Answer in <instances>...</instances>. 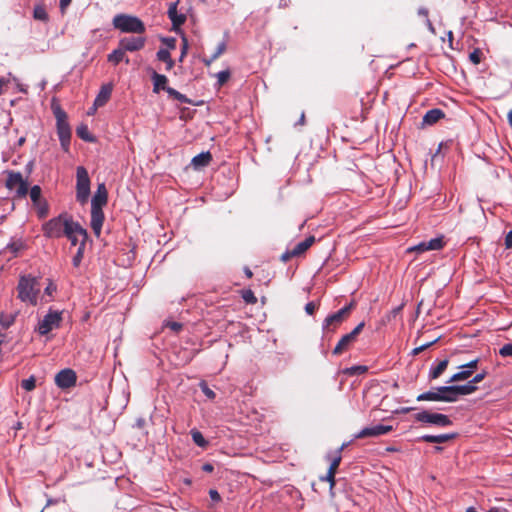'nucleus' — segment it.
I'll return each mask as SVG.
<instances>
[{
  "instance_id": "1",
  "label": "nucleus",
  "mask_w": 512,
  "mask_h": 512,
  "mask_svg": "<svg viewBox=\"0 0 512 512\" xmlns=\"http://www.w3.org/2000/svg\"><path fill=\"white\" fill-rule=\"evenodd\" d=\"M108 192L104 183L97 186V190L91 200V228L98 237L101 234L104 222L103 206L107 204Z\"/></svg>"
},
{
  "instance_id": "2",
  "label": "nucleus",
  "mask_w": 512,
  "mask_h": 512,
  "mask_svg": "<svg viewBox=\"0 0 512 512\" xmlns=\"http://www.w3.org/2000/svg\"><path fill=\"white\" fill-rule=\"evenodd\" d=\"M18 298L29 305L35 306L38 302L40 293V283L38 278L32 275H22L17 285Z\"/></svg>"
},
{
  "instance_id": "3",
  "label": "nucleus",
  "mask_w": 512,
  "mask_h": 512,
  "mask_svg": "<svg viewBox=\"0 0 512 512\" xmlns=\"http://www.w3.org/2000/svg\"><path fill=\"white\" fill-rule=\"evenodd\" d=\"M74 222L69 214L62 213L43 225V233L48 238H60L65 236L66 231L71 229Z\"/></svg>"
},
{
  "instance_id": "4",
  "label": "nucleus",
  "mask_w": 512,
  "mask_h": 512,
  "mask_svg": "<svg viewBox=\"0 0 512 512\" xmlns=\"http://www.w3.org/2000/svg\"><path fill=\"white\" fill-rule=\"evenodd\" d=\"M113 26L123 33L142 34L145 32V25L136 16L118 14L113 18Z\"/></svg>"
},
{
  "instance_id": "5",
  "label": "nucleus",
  "mask_w": 512,
  "mask_h": 512,
  "mask_svg": "<svg viewBox=\"0 0 512 512\" xmlns=\"http://www.w3.org/2000/svg\"><path fill=\"white\" fill-rule=\"evenodd\" d=\"M56 118L57 134L60 140L61 147L65 152L69 150L71 139V128L67 121V115L61 108L54 110Z\"/></svg>"
},
{
  "instance_id": "6",
  "label": "nucleus",
  "mask_w": 512,
  "mask_h": 512,
  "mask_svg": "<svg viewBox=\"0 0 512 512\" xmlns=\"http://www.w3.org/2000/svg\"><path fill=\"white\" fill-rule=\"evenodd\" d=\"M76 199L79 203L85 204L90 195V178L83 166L77 168Z\"/></svg>"
},
{
  "instance_id": "7",
  "label": "nucleus",
  "mask_w": 512,
  "mask_h": 512,
  "mask_svg": "<svg viewBox=\"0 0 512 512\" xmlns=\"http://www.w3.org/2000/svg\"><path fill=\"white\" fill-rule=\"evenodd\" d=\"M6 188L15 192L17 198H25L28 194V183L20 172L8 171Z\"/></svg>"
},
{
  "instance_id": "8",
  "label": "nucleus",
  "mask_w": 512,
  "mask_h": 512,
  "mask_svg": "<svg viewBox=\"0 0 512 512\" xmlns=\"http://www.w3.org/2000/svg\"><path fill=\"white\" fill-rule=\"evenodd\" d=\"M418 422L435 425L438 427H447L452 424V421L447 415L441 413H432L426 410L420 411L415 415Z\"/></svg>"
},
{
  "instance_id": "9",
  "label": "nucleus",
  "mask_w": 512,
  "mask_h": 512,
  "mask_svg": "<svg viewBox=\"0 0 512 512\" xmlns=\"http://www.w3.org/2000/svg\"><path fill=\"white\" fill-rule=\"evenodd\" d=\"M61 320V312L50 310L38 324L39 334L46 335L53 329L58 328Z\"/></svg>"
},
{
  "instance_id": "10",
  "label": "nucleus",
  "mask_w": 512,
  "mask_h": 512,
  "mask_svg": "<svg viewBox=\"0 0 512 512\" xmlns=\"http://www.w3.org/2000/svg\"><path fill=\"white\" fill-rule=\"evenodd\" d=\"M364 326H365V323L361 322L350 333L342 336V338L339 340V342L335 346V348L333 350V354L339 355L343 351H345L349 347V345L355 341L356 337L362 331Z\"/></svg>"
},
{
  "instance_id": "11",
  "label": "nucleus",
  "mask_w": 512,
  "mask_h": 512,
  "mask_svg": "<svg viewBox=\"0 0 512 512\" xmlns=\"http://www.w3.org/2000/svg\"><path fill=\"white\" fill-rule=\"evenodd\" d=\"M393 430L391 425L377 424L372 427H365L354 435L355 439L378 437L385 435Z\"/></svg>"
},
{
  "instance_id": "12",
  "label": "nucleus",
  "mask_w": 512,
  "mask_h": 512,
  "mask_svg": "<svg viewBox=\"0 0 512 512\" xmlns=\"http://www.w3.org/2000/svg\"><path fill=\"white\" fill-rule=\"evenodd\" d=\"M65 236L70 240L72 245L80 244L79 246H85L87 231L82 228L79 223L74 222L71 229L66 231Z\"/></svg>"
},
{
  "instance_id": "13",
  "label": "nucleus",
  "mask_w": 512,
  "mask_h": 512,
  "mask_svg": "<svg viewBox=\"0 0 512 512\" xmlns=\"http://www.w3.org/2000/svg\"><path fill=\"white\" fill-rule=\"evenodd\" d=\"M76 373L72 369H63L55 376V384L61 389L73 387L76 384Z\"/></svg>"
},
{
  "instance_id": "14",
  "label": "nucleus",
  "mask_w": 512,
  "mask_h": 512,
  "mask_svg": "<svg viewBox=\"0 0 512 512\" xmlns=\"http://www.w3.org/2000/svg\"><path fill=\"white\" fill-rule=\"evenodd\" d=\"M347 318V309H340L339 311L328 315L322 324L324 331L334 330Z\"/></svg>"
},
{
  "instance_id": "15",
  "label": "nucleus",
  "mask_w": 512,
  "mask_h": 512,
  "mask_svg": "<svg viewBox=\"0 0 512 512\" xmlns=\"http://www.w3.org/2000/svg\"><path fill=\"white\" fill-rule=\"evenodd\" d=\"M477 365L478 359H475L460 366L462 370L453 374L451 378L448 380V383L467 380L472 375L473 370L477 368Z\"/></svg>"
},
{
  "instance_id": "16",
  "label": "nucleus",
  "mask_w": 512,
  "mask_h": 512,
  "mask_svg": "<svg viewBox=\"0 0 512 512\" xmlns=\"http://www.w3.org/2000/svg\"><path fill=\"white\" fill-rule=\"evenodd\" d=\"M146 39L144 37H125L119 41V47L125 52H134L142 49L145 45Z\"/></svg>"
},
{
  "instance_id": "17",
  "label": "nucleus",
  "mask_w": 512,
  "mask_h": 512,
  "mask_svg": "<svg viewBox=\"0 0 512 512\" xmlns=\"http://www.w3.org/2000/svg\"><path fill=\"white\" fill-rule=\"evenodd\" d=\"M41 193H42V190H41L40 186H38V185H34L33 187H31V189L29 191L30 198H31L34 206H36L39 209L40 216H45L47 214L48 207H47L46 202L42 201Z\"/></svg>"
},
{
  "instance_id": "18",
  "label": "nucleus",
  "mask_w": 512,
  "mask_h": 512,
  "mask_svg": "<svg viewBox=\"0 0 512 512\" xmlns=\"http://www.w3.org/2000/svg\"><path fill=\"white\" fill-rule=\"evenodd\" d=\"M178 2H172L169 4L168 17L172 22L174 30H177L186 21V15L184 13H178L177 10Z\"/></svg>"
},
{
  "instance_id": "19",
  "label": "nucleus",
  "mask_w": 512,
  "mask_h": 512,
  "mask_svg": "<svg viewBox=\"0 0 512 512\" xmlns=\"http://www.w3.org/2000/svg\"><path fill=\"white\" fill-rule=\"evenodd\" d=\"M111 93H112V85L111 84L103 85L94 100L93 110H97L99 107L104 106L110 99Z\"/></svg>"
},
{
  "instance_id": "20",
  "label": "nucleus",
  "mask_w": 512,
  "mask_h": 512,
  "mask_svg": "<svg viewBox=\"0 0 512 512\" xmlns=\"http://www.w3.org/2000/svg\"><path fill=\"white\" fill-rule=\"evenodd\" d=\"M456 437V434H439V435H430L425 434L421 436L419 439L421 441L427 442V443H445L448 442Z\"/></svg>"
},
{
  "instance_id": "21",
  "label": "nucleus",
  "mask_w": 512,
  "mask_h": 512,
  "mask_svg": "<svg viewBox=\"0 0 512 512\" xmlns=\"http://www.w3.org/2000/svg\"><path fill=\"white\" fill-rule=\"evenodd\" d=\"M442 402H455L459 399L455 385L441 386Z\"/></svg>"
},
{
  "instance_id": "22",
  "label": "nucleus",
  "mask_w": 512,
  "mask_h": 512,
  "mask_svg": "<svg viewBox=\"0 0 512 512\" xmlns=\"http://www.w3.org/2000/svg\"><path fill=\"white\" fill-rule=\"evenodd\" d=\"M315 238L313 236H310L306 238L305 240L299 242L291 249V254L295 256H300L303 254L307 249H309L312 244L314 243Z\"/></svg>"
},
{
  "instance_id": "23",
  "label": "nucleus",
  "mask_w": 512,
  "mask_h": 512,
  "mask_svg": "<svg viewBox=\"0 0 512 512\" xmlns=\"http://www.w3.org/2000/svg\"><path fill=\"white\" fill-rule=\"evenodd\" d=\"M442 117H444V113L440 109H431L426 112L423 116V124L433 125L437 121H439Z\"/></svg>"
},
{
  "instance_id": "24",
  "label": "nucleus",
  "mask_w": 512,
  "mask_h": 512,
  "mask_svg": "<svg viewBox=\"0 0 512 512\" xmlns=\"http://www.w3.org/2000/svg\"><path fill=\"white\" fill-rule=\"evenodd\" d=\"M440 391H441V386L420 394L417 397V400L418 401H441L442 402V395H441Z\"/></svg>"
},
{
  "instance_id": "25",
  "label": "nucleus",
  "mask_w": 512,
  "mask_h": 512,
  "mask_svg": "<svg viewBox=\"0 0 512 512\" xmlns=\"http://www.w3.org/2000/svg\"><path fill=\"white\" fill-rule=\"evenodd\" d=\"M212 160L210 152H202L192 159V165L195 169L207 166Z\"/></svg>"
},
{
  "instance_id": "26",
  "label": "nucleus",
  "mask_w": 512,
  "mask_h": 512,
  "mask_svg": "<svg viewBox=\"0 0 512 512\" xmlns=\"http://www.w3.org/2000/svg\"><path fill=\"white\" fill-rule=\"evenodd\" d=\"M152 80H153V91L155 93H158L160 89L165 90L168 88L166 86L168 79L165 75L159 74L157 72H153L152 74Z\"/></svg>"
},
{
  "instance_id": "27",
  "label": "nucleus",
  "mask_w": 512,
  "mask_h": 512,
  "mask_svg": "<svg viewBox=\"0 0 512 512\" xmlns=\"http://www.w3.org/2000/svg\"><path fill=\"white\" fill-rule=\"evenodd\" d=\"M448 359L441 360L436 366H432L429 371L430 379H437L447 368Z\"/></svg>"
},
{
  "instance_id": "28",
  "label": "nucleus",
  "mask_w": 512,
  "mask_h": 512,
  "mask_svg": "<svg viewBox=\"0 0 512 512\" xmlns=\"http://www.w3.org/2000/svg\"><path fill=\"white\" fill-rule=\"evenodd\" d=\"M157 59L166 64V70H171L174 66V61L171 58L170 52L167 49H160L157 52Z\"/></svg>"
},
{
  "instance_id": "29",
  "label": "nucleus",
  "mask_w": 512,
  "mask_h": 512,
  "mask_svg": "<svg viewBox=\"0 0 512 512\" xmlns=\"http://www.w3.org/2000/svg\"><path fill=\"white\" fill-rule=\"evenodd\" d=\"M455 386L457 389L458 397L470 395L477 390V387L475 385H472V383L470 381L464 385H455Z\"/></svg>"
},
{
  "instance_id": "30",
  "label": "nucleus",
  "mask_w": 512,
  "mask_h": 512,
  "mask_svg": "<svg viewBox=\"0 0 512 512\" xmlns=\"http://www.w3.org/2000/svg\"><path fill=\"white\" fill-rule=\"evenodd\" d=\"M77 136L84 141L94 142L95 138L90 134L87 125H80L76 129Z\"/></svg>"
},
{
  "instance_id": "31",
  "label": "nucleus",
  "mask_w": 512,
  "mask_h": 512,
  "mask_svg": "<svg viewBox=\"0 0 512 512\" xmlns=\"http://www.w3.org/2000/svg\"><path fill=\"white\" fill-rule=\"evenodd\" d=\"M125 51L119 47L118 49L113 50L108 55V61L113 63L114 65H117L119 62H121L124 59Z\"/></svg>"
},
{
  "instance_id": "32",
  "label": "nucleus",
  "mask_w": 512,
  "mask_h": 512,
  "mask_svg": "<svg viewBox=\"0 0 512 512\" xmlns=\"http://www.w3.org/2000/svg\"><path fill=\"white\" fill-rule=\"evenodd\" d=\"M428 251L440 250L444 246L443 237H436L425 241Z\"/></svg>"
},
{
  "instance_id": "33",
  "label": "nucleus",
  "mask_w": 512,
  "mask_h": 512,
  "mask_svg": "<svg viewBox=\"0 0 512 512\" xmlns=\"http://www.w3.org/2000/svg\"><path fill=\"white\" fill-rule=\"evenodd\" d=\"M33 17L36 20H40V21H43V22L48 21V14L46 12L45 7L43 5L35 6L34 7V11H33Z\"/></svg>"
},
{
  "instance_id": "34",
  "label": "nucleus",
  "mask_w": 512,
  "mask_h": 512,
  "mask_svg": "<svg viewBox=\"0 0 512 512\" xmlns=\"http://www.w3.org/2000/svg\"><path fill=\"white\" fill-rule=\"evenodd\" d=\"M191 436H192V439L194 441V443L201 447V448H204L207 446L208 442L206 441V439L204 438V436L202 435V433L196 429H193L191 430Z\"/></svg>"
},
{
  "instance_id": "35",
  "label": "nucleus",
  "mask_w": 512,
  "mask_h": 512,
  "mask_svg": "<svg viewBox=\"0 0 512 512\" xmlns=\"http://www.w3.org/2000/svg\"><path fill=\"white\" fill-rule=\"evenodd\" d=\"M166 92L168 93V95L170 97H172L173 99H175L181 103H188V104L190 103V100L184 94L178 92L174 88H167Z\"/></svg>"
},
{
  "instance_id": "36",
  "label": "nucleus",
  "mask_w": 512,
  "mask_h": 512,
  "mask_svg": "<svg viewBox=\"0 0 512 512\" xmlns=\"http://www.w3.org/2000/svg\"><path fill=\"white\" fill-rule=\"evenodd\" d=\"M344 448V445H342L338 451H337V455L336 457L332 460L331 464H330V467H329V476L331 477V474L332 473H336V470L341 462V455H340V452L342 451V449Z\"/></svg>"
},
{
  "instance_id": "37",
  "label": "nucleus",
  "mask_w": 512,
  "mask_h": 512,
  "mask_svg": "<svg viewBox=\"0 0 512 512\" xmlns=\"http://www.w3.org/2000/svg\"><path fill=\"white\" fill-rule=\"evenodd\" d=\"M403 305H400L398 307H395L393 308L389 313H387L383 319H382V322L384 324L390 322L392 319L396 318L397 315L400 313L401 309H402Z\"/></svg>"
},
{
  "instance_id": "38",
  "label": "nucleus",
  "mask_w": 512,
  "mask_h": 512,
  "mask_svg": "<svg viewBox=\"0 0 512 512\" xmlns=\"http://www.w3.org/2000/svg\"><path fill=\"white\" fill-rule=\"evenodd\" d=\"M21 386L26 391H32L36 386V379L34 376H30L27 379L22 380Z\"/></svg>"
},
{
  "instance_id": "39",
  "label": "nucleus",
  "mask_w": 512,
  "mask_h": 512,
  "mask_svg": "<svg viewBox=\"0 0 512 512\" xmlns=\"http://www.w3.org/2000/svg\"><path fill=\"white\" fill-rule=\"evenodd\" d=\"M84 254V246H79L76 254L74 255L72 259V263L74 267H78L83 259Z\"/></svg>"
},
{
  "instance_id": "40",
  "label": "nucleus",
  "mask_w": 512,
  "mask_h": 512,
  "mask_svg": "<svg viewBox=\"0 0 512 512\" xmlns=\"http://www.w3.org/2000/svg\"><path fill=\"white\" fill-rule=\"evenodd\" d=\"M218 84L221 86L224 83L227 82V80L230 78V72L229 70H223L216 74Z\"/></svg>"
},
{
  "instance_id": "41",
  "label": "nucleus",
  "mask_w": 512,
  "mask_h": 512,
  "mask_svg": "<svg viewBox=\"0 0 512 512\" xmlns=\"http://www.w3.org/2000/svg\"><path fill=\"white\" fill-rule=\"evenodd\" d=\"M227 45L225 41L220 42L217 45V48L215 52L212 54L213 58L217 59L219 58L225 51H226Z\"/></svg>"
},
{
  "instance_id": "42",
  "label": "nucleus",
  "mask_w": 512,
  "mask_h": 512,
  "mask_svg": "<svg viewBox=\"0 0 512 512\" xmlns=\"http://www.w3.org/2000/svg\"><path fill=\"white\" fill-rule=\"evenodd\" d=\"M481 51L479 49H475L469 54V59L473 64H479L481 62Z\"/></svg>"
},
{
  "instance_id": "43",
  "label": "nucleus",
  "mask_w": 512,
  "mask_h": 512,
  "mask_svg": "<svg viewBox=\"0 0 512 512\" xmlns=\"http://www.w3.org/2000/svg\"><path fill=\"white\" fill-rule=\"evenodd\" d=\"M407 251L408 252H419V253H422V252L428 251V249H427L425 241H423V242H420L419 244H417L415 246H412V247L408 248Z\"/></svg>"
},
{
  "instance_id": "44",
  "label": "nucleus",
  "mask_w": 512,
  "mask_h": 512,
  "mask_svg": "<svg viewBox=\"0 0 512 512\" xmlns=\"http://www.w3.org/2000/svg\"><path fill=\"white\" fill-rule=\"evenodd\" d=\"M499 354L502 357L512 356V344L508 343V344H505L503 347H501V349L499 350Z\"/></svg>"
},
{
  "instance_id": "45",
  "label": "nucleus",
  "mask_w": 512,
  "mask_h": 512,
  "mask_svg": "<svg viewBox=\"0 0 512 512\" xmlns=\"http://www.w3.org/2000/svg\"><path fill=\"white\" fill-rule=\"evenodd\" d=\"M200 388L202 390V392L205 394L206 397H208L209 399H214L215 398V393L213 390H211L206 383L202 382L200 384Z\"/></svg>"
},
{
  "instance_id": "46",
  "label": "nucleus",
  "mask_w": 512,
  "mask_h": 512,
  "mask_svg": "<svg viewBox=\"0 0 512 512\" xmlns=\"http://www.w3.org/2000/svg\"><path fill=\"white\" fill-rule=\"evenodd\" d=\"M317 304L315 302H308L305 305V311L308 315H313L315 310L317 309Z\"/></svg>"
},
{
  "instance_id": "47",
  "label": "nucleus",
  "mask_w": 512,
  "mask_h": 512,
  "mask_svg": "<svg viewBox=\"0 0 512 512\" xmlns=\"http://www.w3.org/2000/svg\"><path fill=\"white\" fill-rule=\"evenodd\" d=\"M485 376L486 372L478 373L472 378V380H470V382L472 383V385H475L476 383L481 382L485 378Z\"/></svg>"
},
{
  "instance_id": "48",
  "label": "nucleus",
  "mask_w": 512,
  "mask_h": 512,
  "mask_svg": "<svg viewBox=\"0 0 512 512\" xmlns=\"http://www.w3.org/2000/svg\"><path fill=\"white\" fill-rule=\"evenodd\" d=\"M322 481H327L330 483V486L333 487L335 485V473L331 474V477L329 476V471L327 472L325 477L321 478Z\"/></svg>"
},
{
  "instance_id": "49",
  "label": "nucleus",
  "mask_w": 512,
  "mask_h": 512,
  "mask_svg": "<svg viewBox=\"0 0 512 512\" xmlns=\"http://www.w3.org/2000/svg\"><path fill=\"white\" fill-rule=\"evenodd\" d=\"M209 496L210 498L215 501V502H218L220 501L221 497H220V494L218 493V491L214 490V489H211L209 491Z\"/></svg>"
},
{
  "instance_id": "50",
  "label": "nucleus",
  "mask_w": 512,
  "mask_h": 512,
  "mask_svg": "<svg viewBox=\"0 0 512 512\" xmlns=\"http://www.w3.org/2000/svg\"><path fill=\"white\" fill-rule=\"evenodd\" d=\"M505 246L506 248H512V230L505 237Z\"/></svg>"
},
{
  "instance_id": "51",
  "label": "nucleus",
  "mask_w": 512,
  "mask_h": 512,
  "mask_svg": "<svg viewBox=\"0 0 512 512\" xmlns=\"http://www.w3.org/2000/svg\"><path fill=\"white\" fill-rule=\"evenodd\" d=\"M13 322V319L12 318H6L4 319V317H1L0 318V324L4 327V328H8Z\"/></svg>"
},
{
  "instance_id": "52",
  "label": "nucleus",
  "mask_w": 512,
  "mask_h": 512,
  "mask_svg": "<svg viewBox=\"0 0 512 512\" xmlns=\"http://www.w3.org/2000/svg\"><path fill=\"white\" fill-rule=\"evenodd\" d=\"M163 41L168 45L169 48H175L176 40L174 38H164Z\"/></svg>"
},
{
  "instance_id": "53",
  "label": "nucleus",
  "mask_w": 512,
  "mask_h": 512,
  "mask_svg": "<svg viewBox=\"0 0 512 512\" xmlns=\"http://www.w3.org/2000/svg\"><path fill=\"white\" fill-rule=\"evenodd\" d=\"M292 257H296V256L291 254V250H287L285 253L282 254L281 260L286 262L289 259H291Z\"/></svg>"
},
{
  "instance_id": "54",
  "label": "nucleus",
  "mask_w": 512,
  "mask_h": 512,
  "mask_svg": "<svg viewBox=\"0 0 512 512\" xmlns=\"http://www.w3.org/2000/svg\"><path fill=\"white\" fill-rule=\"evenodd\" d=\"M187 47H188L187 40H186V38H183V47H182V51H181L180 61H182L184 56L186 55Z\"/></svg>"
},
{
  "instance_id": "55",
  "label": "nucleus",
  "mask_w": 512,
  "mask_h": 512,
  "mask_svg": "<svg viewBox=\"0 0 512 512\" xmlns=\"http://www.w3.org/2000/svg\"><path fill=\"white\" fill-rule=\"evenodd\" d=\"M244 299L247 301V302H255L256 301V298L254 297V295L252 294V292H248L246 295H244Z\"/></svg>"
},
{
  "instance_id": "56",
  "label": "nucleus",
  "mask_w": 512,
  "mask_h": 512,
  "mask_svg": "<svg viewBox=\"0 0 512 512\" xmlns=\"http://www.w3.org/2000/svg\"><path fill=\"white\" fill-rule=\"evenodd\" d=\"M169 327L174 331H179L182 328V325L177 322H172L169 324Z\"/></svg>"
},
{
  "instance_id": "57",
  "label": "nucleus",
  "mask_w": 512,
  "mask_h": 512,
  "mask_svg": "<svg viewBox=\"0 0 512 512\" xmlns=\"http://www.w3.org/2000/svg\"><path fill=\"white\" fill-rule=\"evenodd\" d=\"M71 1L72 0H60V8H61V10L64 11L69 6Z\"/></svg>"
},
{
  "instance_id": "58",
  "label": "nucleus",
  "mask_w": 512,
  "mask_h": 512,
  "mask_svg": "<svg viewBox=\"0 0 512 512\" xmlns=\"http://www.w3.org/2000/svg\"><path fill=\"white\" fill-rule=\"evenodd\" d=\"M56 290V286H54L53 284H49L46 288H45V293H47L48 295H51L54 291Z\"/></svg>"
},
{
  "instance_id": "59",
  "label": "nucleus",
  "mask_w": 512,
  "mask_h": 512,
  "mask_svg": "<svg viewBox=\"0 0 512 512\" xmlns=\"http://www.w3.org/2000/svg\"><path fill=\"white\" fill-rule=\"evenodd\" d=\"M425 23H426V26L429 29V31L434 34L435 33V28H434L432 22L429 20V18L425 19Z\"/></svg>"
},
{
  "instance_id": "60",
  "label": "nucleus",
  "mask_w": 512,
  "mask_h": 512,
  "mask_svg": "<svg viewBox=\"0 0 512 512\" xmlns=\"http://www.w3.org/2000/svg\"><path fill=\"white\" fill-rule=\"evenodd\" d=\"M203 471L205 472H212L214 470V467L212 464L206 463L202 466Z\"/></svg>"
},
{
  "instance_id": "61",
  "label": "nucleus",
  "mask_w": 512,
  "mask_h": 512,
  "mask_svg": "<svg viewBox=\"0 0 512 512\" xmlns=\"http://www.w3.org/2000/svg\"><path fill=\"white\" fill-rule=\"evenodd\" d=\"M438 340H439V337L431 340L430 342H427V343L421 345V347H424V350H425V349L431 347L433 344H435Z\"/></svg>"
},
{
  "instance_id": "62",
  "label": "nucleus",
  "mask_w": 512,
  "mask_h": 512,
  "mask_svg": "<svg viewBox=\"0 0 512 512\" xmlns=\"http://www.w3.org/2000/svg\"><path fill=\"white\" fill-rule=\"evenodd\" d=\"M418 14L423 16V17H425V19L428 18V10L426 8H424V7L419 8Z\"/></svg>"
},
{
  "instance_id": "63",
  "label": "nucleus",
  "mask_w": 512,
  "mask_h": 512,
  "mask_svg": "<svg viewBox=\"0 0 512 512\" xmlns=\"http://www.w3.org/2000/svg\"><path fill=\"white\" fill-rule=\"evenodd\" d=\"M216 59L213 58V56L211 55L210 58H203V63L206 65V66H210Z\"/></svg>"
},
{
  "instance_id": "64",
  "label": "nucleus",
  "mask_w": 512,
  "mask_h": 512,
  "mask_svg": "<svg viewBox=\"0 0 512 512\" xmlns=\"http://www.w3.org/2000/svg\"><path fill=\"white\" fill-rule=\"evenodd\" d=\"M488 512H508L506 509L492 508Z\"/></svg>"
}]
</instances>
